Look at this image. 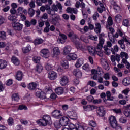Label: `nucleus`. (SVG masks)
I'll return each instance as SVG.
<instances>
[{"label": "nucleus", "mask_w": 130, "mask_h": 130, "mask_svg": "<svg viewBox=\"0 0 130 130\" xmlns=\"http://www.w3.org/2000/svg\"><path fill=\"white\" fill-rule=\"evenodd\" d=\"M51 121V118L49 115H44L42 119H40L37 121V123L40 125V126H46L47 124Z\"/></svg>", "instance_id": "1"}, {"label": "nucleus", "mask_w": 130, "mask_h": 130, "mask_svg": "<svg viewBox=\"0 0 130 130\" xmlns=\"http://www.w3.org/2000/svg\"><path fill=\"white\" fill-rule=\"evenodd\" d=\"M69 128L70 130H85L84 126L80 123L74 124L71 123L69 124Z\"/></svg>", "instance_id": "2"}, {"label": "nucleus", "mask_w": 130, "mask_h": 130, "mask_svg": "<svg viewBox=\"0 0 130 130\" xmlns=\"http://www.w3.org/2000/svg\"><path fill=\"white\" fill-rule=\"evenodd\" d=\"M60 118L59 122L60 125H61V126H67V125L69 124V121H70V120L68 117L64 116L62 117V116H61Z\"/></svg>", "instance_id": "3"}, {"label": "nucleus", "mask_w": 130, "mask_h": 130, "mask_svg": "<svg viewBox=\"0 0 130 130\" xmlns=\"http://www.w3.org/2000/svg\"><path fill=\"white\" fill-rule=\"evenodd\" d=\"M60 84L63 87L69 84V77L67 76H62L60 80Z\"/></svg>", "instance_id": "4"}, {"label": "nucleus", "mask_w": 130, "mask_h": 130, "mask_svg": "<svg viewBox=\"0 0 130 130\" xmlns=\"http://www.w3.org/2000/svg\"><path fill=\"white\" fill-rule=\"evenodd\" d=\"M109 122L111 126L113 128L116 127V125L117 124V121H116V118L113 116H111L109 117Z\"/></svg>", "instance_id": "5"}, {"label": "nucleus", "mask_w": 130, "mask_h": 130, "mask_svg": "<svg viewBox=\"0 0 130 130\" xmlns=\"http://www.w3.org/2000/svg\"><path fill=\"white\" fill-rule=\"evenodd\" d=\"M40 55L45 58L49 57V50L48 49H43L40 51Z\"/></svg>", "instance_id": "6"}, {"label": "nucleus", "mask_w": 130, "mask_h": 130, "mask_svg": "<svg viewBox=\"0 0 130 130\" xmlns=\"http://www.w3.org/2000/svg\"><path fill=\"white\" fill-rule=\"evenodd\" d=\"M12 27L14 28V30H16L17 31H21L22 29H23V24L17 22V23H14L12 24Z\"/></svg>", "instance_id": "7"}, {"label": "nucleus", "mask_w": 130, "mask_h": 130, "mask_svg": "<svg viewBox=\"0 0 130 130\" xmlns=\"http://www.w3.org/2000/svg\"><path fill=\"white\" fill-rule=\"evenodd\" d=\"M97 113L99 116L103 117L105 115V109H104L103 107H99L97 108Z\"/></svg>", "instance_id": "8"}, {"label": "nucleus", "mask_w": 130, "mask_h": 130, "mask_svg": "<svg viewBox=\"0 0 130 130\" xmlns=\"http://www.w3.org/2000/svg\"><path fill=\"white\" fill-rule=\"evenodd\" d=\"M87 50L88 53L90 55H92L93 56H95L96 54V48L92 46H88L87 47Z\"/></svg>", "instance_id": "9"}, {"label": "nucleus", "mask_w": 130, "mask_h": 130, "mask_svg": "<svg viewBox=\"0 0 130 130\" xmlns=\"http://www.w3.org/2000/svg\"><path fill=\"white\" fill-rule=\"evenodd\" d=\"M62 115L60 114V111L58 110H55L52 112V116L54 118H60Z\"/></svg>", "instance_id": "10"}, {"label": "nucleus", "mask_w": 130, "mask_h": 130, "mask_svg": "<svg viewBox=\"0 0 130 130\" xmlns=\"http://www.w3.org/2000/svg\"><path fill=\"white\" fill-rule=\"evenodd\" d=\"M73 74L77 79H81L82 78V72L78 69H75L73 71Z\"/></svg>", "instance_id": "11"}, {"label": "nucleus", "mask_w": 130, "mask_h": 130, "mask_svg": "<svg viewBox=\"0 0 130 130\" xmlns=\"http://www.w3.org/2000/svg\"><path fill=\"white\" fill-rule=\"evenodd\" d=\"M110 3L111 5L113 6V9L115 10V12L116 13H117L118 11H120V7L118 5L116 4V2H115V0H110Z\"/></svg>", "instance_id": "12"}, {"label": "nucleus", "mask_w": 130, "mask_h": 130, "mask_svg": "<svg viewBox=\"0 0 130 130\" xmlns=\"http://www.w3.org/2000/svg\"><path fill=\"white\" fill-rule=\"evenodd\" d=\"M48 78L50 80L53 81V80H55L57 78V74L54 71H51L48 73Z\"/></svg>", "instance_id": "13"}, {"label": "nucleus", "mask_w": 130, "mask_h": 130, "mask_svg": "<svg viewBox=\"0 0 130 130\" xmlns=\"http://www.w3.org/2000/svg\"><path fill=\"white\" fill-rule=\"evenodd\" d=\"M91 73L93 75L92 77L93 80H98L101 75L99 74V73H98V71L95 69H93L92 70H91Z\"/></svg>", "instance_id": "14"}, {"label": "nucleus", "mask_w": 130, "mask_h": 130, "mask_svg": "<svg viewBox=\"0 0 130 130\" xmlns=\"http://www.w3.org/2000/svg\"><path fill=\"white\" fill-rule=\"evenodd\" d=\"M23 77H24V74H23V72L21 71H18L17 72L16 75V79L18 81H22L23 79Z\"/></svg>", "instance_id": "15"}, {"label": "nucleus", "mask_w": 130, "mask_h": 130, "mask_svg": "<svg viewBox=\"0 0 130 130\" xmlns=\"http://www.w3.org/2000/svg\"><path fill=\"white\" fill-rule=\"evenodd\" d=\"M72 50V47L71 46H66L63 49V52L65 55L69 54Z\"/></svg>", "instance_id": "16"}, {"label": "nucleus", "mask_w": 130, "mask_h": 130, "mask_svg": "<svg viewBox=\"0 0 130 130\" xmlns=\"http://www.w3.org/2000/svg\"><path fill=\"white\" fill-rule=\"evenodd\" d=\"M53 57H57L60 54V51L58 47H55L53 49Z\"/></svg>", "instance_id": "17"}, {"label": "nucleus", "mask_w": 130, "mask_h": 130, "mask_svg": "<svg viewBox=\"0 0 130 130\" xmlns=\"http://www.w3.org/2000/svg\"><path fill=\"white\" fill-rule=\"evenodd\" d=\"M36 96H37V97H38L39 98H40L41 99H45V98H46V96H45V93L42 91L36 92Z\"/></svg>", "instance_id": "18"}, {"label": "nucleus", "mask_w": 130, "mask_h": 130, "mask_svg": "<svg viewBox=\"0 0 130 130\" xmlns=\"http://www.w3.org/2000/svg\"><path fill=\"white\" fill-rule=\"evenodd\" d=\"M28 88L30 91H33L37 88V84L35 82H31L28 84Z\"/></svg>", "instance_id": "19"}, {"label": "nucleus", "mask_w": 130, "mask_h": 130, "mask_svg": "<svg viewBox=\"0 0 130 130\" xmlns=\"http://www.w3.org/2000/svg\"><path fill=\"white\" fill-rule=\"evenodd\" d=\"M94 32L97 34H100L101 32V24L100 23H96L94 28Z\"/></svg>", "instance_id": "20"}, {"label": "nucleus", "mask_w": 130, "mask_h": 130, "mask_svg": "<svg viewBox=\"0 0 130 130\" xmlns=\"http://www.w3.org/2000/svg\"><path fill=\"white\" fill-rule=\"evenodd\" d=\"M95 108H96L95 106L87 105L83 106V109L85 111H91V110L95 109Z\"/></svg>", "instance_id": "21"}, {"label": "nucleus", "mask_w": 130, "mask_h": 130, "mask_svg": "<svg viewBox=\"0 0 130 130\" xmlns=\"http://www.w3.org/2000/svg\"><path fill=\"white\" fill-rule=\"evenodd\" d=\"M11 61L15 64V66H19V64H20V60H19V59L15 56H12L11 58Z\"/></svg>", "instance_id": "22"}, {"label": "nucleus", "mask_w": 130, "mask_h": 130, "mask_svg": "<svg viewBox=\"0 0 130 130\" xmlns=\"http://www.w3.org/2000/svg\"><path fill=\"white\" fill-rule=\"evenodd\" d=\"M98 54L99 56L100 57H102L103 56V50H102V48H98L96 47V50H95V54Z\"/></svg>", "instance_id": "23"}, {"label": "nucleus", "mask_w": 130, "mask_h": 130, "mask_svg": "<svg viewBox=\"0 0 130 130\" xmlns=\"http://www.w3.org/2000/svg\"><path fill=\"white\" fill-rule=\"evenodd\" d=\"M55 92L57 95H62V94H63L64 89L62 87H58L55 89Z\"/></svg>", "instance_id": "24"}, {"label": "nucleus", "mask_w": 130, "mask_h": 130, "mask_svg": "<svg viewBox=\"0 0 130 130\" xmlns=\"http://www.w3.org/2000/svg\"><path fill=\"white\" fill-rule=\"evenodd\" d=\"M61 64L64 69H69V62L67 60H62Z\"/></svg>", "instance_id": "25"}, {"label": "nucleus", "mask_w": 130, "mask_h": 130, "mask_svg": "<svg viewBox=\"0 0 130 130\" xmlns=\"http://www.w3.org/2000/svg\"><path fill=\"white\" fill-rule=\"evenodd\" d=\"M84 64V59L79 58L75 64L76 68H80L82 64Z\"/></svg>", "instance_id": "26"}, {"label": "nucleus", "mask_w": 130, "mask_h": 130, "mask_svg": "<svg viewBox=\"0 0 130 130\" xmlns=\"http://www.w3.org/2000/svg\"><path fill=\"white\" fill-rule=\"evenodd\" d=\"M7 66H8V63L7 61L4 60H0V69H6Z\"/></svg>", "instance_id": "27"}, {"label": "nucleus", "mask_w": 130, "mask_h": 130, "mask_svg": "<svg viewBox=\"0 0 130 130\" xmlns=\"http://www.w3.org/2000/svg\"><path fill=\"white\" fill-rule=\"evenodd\" d=\"M122 84L124 86H127L130 85V78L126 77L122 81Z\"/></svg>", "instance_id": "28"}, {"label": "nucleus", "mask_w": 130, "mask_h": 130, "mask_svg": "<svg viewBox=\"0 0 130 130\" xmlns=\"http://www.w3.org/2000/svg\"><path fill=\"white\" fill-rule=\"evenodd\" d=\"M106 96L107 98V100H108L109 101H113L114 98H113V96H111V92H110V91H107L106 92Z\"/></svg>", "instance_id": "29"}, {"label": "nucleus", "mask_w": 130, "mask_h": 130, "mask_svg": "<svg viewBox=\"0 0 130 130\" xmlns=\"http://www.w3.org/2000/svg\"><path fill=\"white\" fill-rule=\"evenodd\" d=\"M31 46L27 45L26 47L22 48V51L23 53H28V52L31 51Z\"/></svg>", "instance_id": "30"}, {"label": "nucleus", "mask_w": 130, "mask_h": 130, "mask_svg": "<svg viewBox=\"0 0 130 130\" xmlns=\"http://www.w3.org/2000/svg\"><path fill=\"white\" fill-rule=\"evenodd\" d=\"M120 56L121 57V58H123V57H124V59H128V54H127V53H126L125 52H121L120 54Z\"/></svg>", "instance_id": "31"}, {"label": "nucleus", "mask_w": 130, "mask_h": 130, "mask_svg": "<svg viewBox=\"0 0 130 130\" xmlns=\"http://www.w3.org/2000/svg\"><path fill=\"white\" fill-rule=\"evenodd\" d=\"M19 100H20V96H19V94H18V93H14L12 95V101L18 102Z\"/></svg>", "instance_id": "32"}, {"label": "nucleus", "mask_w": 130, "mask_h": 130, "mask_svg": "<svg viewBox=\"0 0 130 130\" xmlns=\"http://www.w3.org/2000/svg\"><path fill=\"white\" fill-rule=\"evenodd\" d=\"M51 23H52L53 25H55V26H59V22H58V20L57 19L52 18Z\"/></svg>", "instance_id": "33"}, {"label": "nucleus", "mask_w": 130, "mask_h": 130, "mask_svg": "<svg viewBox=\"0 0 130 130\" xmlns=\"http://www.w3.org/2000/svg\"><path fill=\"white\" fill-rule=\"evenodd\" d=\"M104 39H99V43L98 44L97 47L99 48H102L103 47V44H104Z\"/></svg>", "instance_id": "34"}, {"label": "nucleus", "mask_w": 130, "mask_h": 130, "mask_svg": "<svg viewBox=\"0 0 130 130\" xmlns=\"http://www.w3.org/2000/svg\"><path fill=\"white\" fill-rule=\"evenodd\" d=\"M35 44L37 45L38 44H41V43H43V39L41 38H37L34 41Z\"/></svg>", "instance_id": "35"}, {"label": "nucleus", "mask_w": 130, "mask_h": 130, "mask_svg": "<svg viewBox=\"0 0 130 130\" xmlns=\"http://www.w3.org/2000/svg\"><path fill=\"white\" fill-rule=\"evenodd\" d=\"M107 26H110L113 25V20H112V17L109 16L107 19Z\"/></svg>", "instance_id": "36"}, {"label": "nucleus", "mask_w": 130, "mask_h": 130, "mask_svg": "<svg viewBox=\"0 0 130 130\" xmlns=\"http://www.w3.org/2000/svg\"><path fill=\"white\" fill-rule=\"evenodd\" d=\"M36 72L39 74V73H41L42 72V70H43V67L40 64H37L36 66Z\"/></svg>", "instance_id": "37"}, {"label": "nucleus", "mask_w": 130, "mask_h": 130, "mask_svg": "<svg viewBox=\"0 0 130 130\" xmlns=\"http://www.w3.org/2000/svg\"><path fill=\"white\" fill-rule=\"evenodd\" d=\"M121 19H122V16L120 14H118L115 17V21L116 23H120L121 21Z\"/></svg>", "instance_id": "38"}, {"label": "nucleus", "mask_w": 130, "mask_h": 130, "mask_svg": "<svg viewBox=\"0 0 130 130\" xmlns=\"http://www.w3.org/2000/svg\"><path fill=\"white\" fill-rule=\"evenodd\" d=\"M122 61L123 63H124L126 66V68L127 69H128V70H130V64L129 62L127 61V60L126 59L123 58L122 60Z\"/></svg>", "instance_id": "39"}, {"label": "nucleus", "mask_w": 130, "mask_h": 130, "mask_svg": "<svg viewBox=\"0 0 130 130\" xmlns=\"http://www.w3.org/2000/svg\"><path fill=\"white\" fill-rule=\"evenodd\" d=\"M104 49L105 50V52L107 55H110V53H111V50L109 49V48H107V46H104Z\"/></svg>", "instance_id": "40"}, {"label": "nucleus", "mask_w": 130, "mask_h": 130, "mask_svg": "<svg viewBox=\"0 0 130 130\" xmlns=\"http://www.w3.org/2000/svg\"><path fill=\"white\" fill-rule=\"evenodd\" d=\"M16 16L13 15H10V16H8V20H9L10 21H12L14 23L16 22Z\"/></svg>", "instance_id": "41"}, {"label": "nucleus", "mask_w": 130, "mask_h": 130, "mask_svg": "<svg viewBox=\"0 0 130 130\" xmlns=\"http://www.w3.org/2000/svg\"><path fill=\"white\" fill-rule=\"evenodd\" d=\"M32 60L34 61L36 63H40V58L39 57H37L36 56H35L32 58Z\"/></svg>", "instance_id": "42"}, {"label": "nucleus", "mask_w": 130, "mask_h": 130, "mask_svg": "<svg viewBox=\"0 0 130 130\" xmlns=\"http://www.w3.org/2000/svg\"><path fill=\"white\" fill-rule=\"evenodd\" d=\"M127 121V119L124 117H121L119 119V122L120 123H126Z\"/></svg>", "instance_id": "43"}, {"label": "nucleus", "mask_w": 130, "mask_h": 130, "mask_svg": "<svg viewBox=\"0 0 130 130\" xmlns=\"http://www.w3.org/2000/svg\"><path fill=\"white\" fill-rule=\"evenodd\" d=\"M68 57H69V58H70V59H72V60H76L77 59V54H71L69 56H68Z\"/></svg>", "instance_id": "44"}, {"label": "nucleus", "mask_w": 130, "mask_h": 130, "mask_svg": "<svg viewBox=\"0 0 130 130\" xmlns=\"http://www.w3.org/2000/svg\"><path fill=\"white\" fill-rule=\"evenodd\" d=\"M88 31H89V27H88L87 26H85L83 28H81V33L82 34H84L85 33H87V32H88Z\"/></svg>", "instance_id": "45"}, {"label": "nucleus", "mask_w": 130, "mask_h": 130, "mask_svg": "<svg viewBox=\"0 0 130 130\" xmlns=\"http://www.w3.org/2000/svg\"><path fill=\"white\" fill-rule=\"evenodd\" d=\"M7 36H6V32L0 31V39H6Z\"/></svg>", "instance_id": "46"}, {"label": "nucleus", "mask_w": 130, "mask_h": 130, "mask_svg": "<svg viewBox=\"0 0 130 130\" xmlns=\"http://www.w3.org/2000/svg\"><path fill=\"white\" fill-rule=\"evenodd\" d=\"M124 114L126 117H129L130 116V110L129 109H126L124 112Z\"/></svg>", "instance_id": "47"}, {"label": "nucleus", "mask_w": 130, "mask_h": 130, "mask_svg": "<svg viewBox=\"0 0 130 130\" xmlns=\"http://www.w3.org/2000/svg\"><path fill=\"white\" fill-rule=\"evenodd\" d=\"M28 14L30 15V17H33L35 14V11L33 10V8H29L28 10Z\"/></svg>", "instance_id": "48"}, {"label": "nucleus", "mask_w": 130, "mask_h": 130, "mask_svg": "<svg viewBox=\"0 0 130 130\" xmlns=\"http://www.w3.org/2000/svg\"><path fill=\"white\" fill-rule=\"evenodd\" d=\"M53 69L52 65L50 64L49 63H47L46 66V69L47 71H51Z\"/></svg>", "instance_id": "49"}, {"label": "nucleus", "mask_w": 130, "mask_h": 130, "mask_svg": "<svg viewBox=\"0 0 130 130\" xmlns=\"http://www.w3.org/2000/svg\"><path fill=\"white\" fill-rule=\"evenodd\" d=\"M29 7L30 9H34L35 8V0H31L29 3Z\"/></svg>", "instance_id": "50"}, {"label": "nucleus", "mask_w": 130, "mask_h": 130, "mask_svg": "<svg viewBox=\"0 0 130 130\" xmlns=\"http://www.w3.org/2000/svg\"><path fill=\"white\" fill-rule=\"evenodd\" d=\"M89 124V125H90V126H92V127H96L97 126V124L96 123V122L93 120L90 121Z\"/></svg>", "instance_id": "51"}, {"label": "nucleus", "mask_w": 130, "mask_h": 130, "mask_svg": "<svg viewBox=\"0 0 130 130\" xmlns=\"http://www.w3.org/2000/svg\"><path fill=\"white\" fill-rule=\"evenodd\" d=\"M123 25L126 27L129 26V21L127 19H125L123 21Z\"/></svg>", "instance_id": "52"}, {"label": "nucleus", "mask_w": 130, "mask_h": 130, "mask_svg": "<svg viewBox=\"0 0 130 130\" xmlns=\"http://www.w3.org/2000/svg\"><path fill=\"white\" fill-rule=\"evenodd\" d=\"M111 60L112 62H114V66H116V63L115 61L116 60L115 56L112 55L111 56Z\"/></svg>", "instance_id": "53"}, {"label": "nucleus", "mask_w": 130, "mask_h": 130, "mask_svg": "<svg viewBox=\"0 0 130 130\" xmlns=\"http://www.w3.org/2000/svg\"><path fill=\"white\" fill-rule=\"evenodd\" d=\"M88 85H90L91 87H95L96 86V82L93 81H89Z\"/></svg>", "instance_id": "54"}, {"label": "nucleus", "mask_w": 130, "mask_h": 130, "mask_svg": "<svg viewBox=\"0 0 130 130\" xmlns=\"http://www.w3.org/2000/svg\"><path fill=\"white\" fill-rule=\"evenodd\" d=\"M97 18H99V14L98 12H95L93 15V19L94 21L97 20Z\"/></svg>", "instance_id": "55"}, {"label": "nucleus", "mask_w": 130, "mask_h": 130, "mask_svg": "<svg viewBox=\"0 0 130 130\" xmlns=\"http://www.w3.org/2000/svg\"><path fill=\"white\" fill-rule=\"evenodd\" d=\"M113 112L116 113V114H120L121 113V109H113Z\"/></svg>", "instance_id": "56"}, {"label": "nucleus", "mask_w": 130, "mask_h": 130, "mask_svg": "<svg viewBox=\"0 0 130 130\" xmlns=\"http://www.w3.org/2000/svg\"><path fill=\"white\" fill-rule=\"evenodd\" d=\"M92 102L93 104H99L100 103H101L102 102V100H101V99H99L98 100H94Z\"/></svg>", "instance_id": "57"}, {"label": "nucleus", "mask_w": 130, "mask_h": 130, "mask_svg": "<svg viewBox=\"0 0 130 130\" xmlns=\"http://www.w3.org/2000/svg\"><path fill=\"white\" fill-rule=\"evenodd\" d=\"M7 121L8 122L9 125H12V124H13V123H14V120L13 119V118H12V117H10L8 119Z\"/></svg>", "instance_id": "58"}, {"label": "nucleus", "mask_w": 130, "mask_h": 130, "mask_svg": "<svg viewBox=\"0 0 130 130\" xmlns=\"http://www.w3.org/2000/svg\"><path fill=\"white\" fill-rule=\"evenodd\" d=\"M88 38L89 39H91V40H94L96 41V40H97V39H98V37H95L91 35H89L88 36Z\"/></svg>", "instance_id": "59"}, {"label": "nucleus", "mask_w": 130, "mask_h": 130, "mask_svg": "<svg viewBox=\"0 0 130 130\" xmlns=\"http://www.w3.org/2000/svg\"><path fill=\"white\" fill-rule=\"evenodd\" d=\"M83 70H84L85 71H88L89 69H90V66H89V64H85L83 67H82Z\"/></svg>", "instance_id": "60"}, {"label": "nucleus", "mask_w": 130, "mask_h": 130, "mask_svg": "<svg viewBox=\"0 0 130 130\" xmlns=\"http://www.w3.org/2000/svg\"><path fill=\"white\" fill-rule=\"evenodd\" d=\"M105 7H98V12H99V13H103V12H104V11H105Z\"/></svg>", "instance_id": "61"}, {"label": "nucleus", "mask_w": 130, "mask_h": 130, "mask_svg": "<svg viewBox=\"0 0 130 130\" xmlns=\"http://www.w3.org/2000/svg\"><path fill=\"white\" fill-rule=\"evenodd\" d=\"M70 118L71 119H73L76 120V119H77V114L75 113H73L72 115L70 116Z\"/></svg>", "instance_id": "62"}, {"label": "nucleus", "mask_w": 130, "mask_h": 130, "mask_svg": "<svg viewBox=\"0 0 130 130\" xmlns=\"http://www.w3.org/2000/svg\"><path fill=\"white\" fill-rule=\"evenodd\" d=\"M20 122L22 124H24V125H27L28 124V121L24 119H21Z\"/></svg>", "instance_id": "63"}, {"label": "nucleus", "mask_w": 130, "mask_h": 130, "mask_svg": "<svg viewBox=\"0 0 130 130\" xmlns=\"http://www.w3.org/2000/svg\"><path fill=\"white\" fill-rule=\"evenodd\" d=\"M51 9L52 10L54 11V12H57V11L58 10V9L57 8V5H53L52 6V8Z\"/></svg>", "instance_id": "64"}]
</instances>
